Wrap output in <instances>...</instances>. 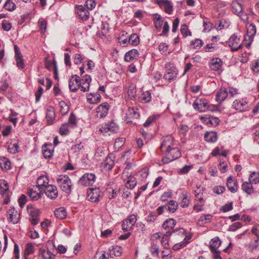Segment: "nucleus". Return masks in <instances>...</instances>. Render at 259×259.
I'll use <instances>...</instances> for the list:
<instances>
[{
    "mask_svg": "<svg viewBox=\"0 0 259 259\" xmlns=\"http://www.w3.org/2000/svg\"><path fill=\"white\" fill-rule=\"evenodd\" d=\"M167 211L171 212H174L178 208V203L175 200H170L167 204Z\"/></svg>",
    "mask_w": 259,
    "mask_h": 259,
    "instance_id": "nucleus-49",
    "label": "nucleus"
},
{
    "mask_svg": "<svg viewBox=\"0 0 259 259\" xmlns=\"http://www.w3.org/2000/svg\"><path fill=\"white\" fill-rule=\"evenodd\" d=\"M38 23L41 32L44 33L47 28V21L43 19H40L38 20Z\"/></svg>",
    "mask_w": 259,
    "mask_h": 259,
    "instance_id": "nucleus-63",
    "label": "nucleus"
},
{
    "mask_svg": "<svg viewBox=\"0 0 259 259\" xmlns=\"http://www.w3.org/2000/svg\"><path fill=\"white\" fill-rule=\"evenodd\" d=\"M96 177L93 173H86L84 174L79 180V184L87 186L92 185L96 181Z\"/></svg>",
    "mask_w": 259,
    "mask_h": 259,
    "instance_id": "nucleus-6",
    "label": "nucleus"
},
{
    "mask_svg": "<svg viewBox=\"0 0 259 259\" xmlns=\"http://www.w3.org/2000/svg\"><path fill=\"white\" fill-rule=\"evenodd\" d=\"M240 42V38L237 36L236 34H232L229 38V40L225 43L226 45H228L231 48L232 51H236L239 49L242 48V45L239 44Z\"/></svg>",
    "mask_w": 259,
    "mask_h": 259,
    "instance_id": "nucleus-5",
    "label": "nucleus"
},
{
    "mask_svg": "<svg viewBox=\"0 0 259 259\" xmlns=\"http://www.w3.org/2000/svg\"><path fill=\"white\" fill-rule=\"evenodd\" d=\"M125 139L124 138H117L114 143V147L115 149H119L124 144Z\"/></svg>",
    "mask_w": 259,
    "mask_h": 259,
    "instance_id": "nucleus-56",
    "label": "nucleus"
},
{
    "mask_svg": "<svg viewBox=\"0 0 259 259\" xmlns=\"http://www.w3.org/2000/svg\"><path fill=\"white\" fill-rule=\"evenodd\" d=\"M165 73L163 78L169 82L174 80L177 77V72L175 69L171 66L170 64H167L165 65Z\"/></svg>",
    "mask_w": 259,
    "mask_h": 259,
    "instance_id": "nucleus-9",
    "label": "nucleus"
},
{
    "mask_svg": "<svg viewBox=\"0 0 259 259\" xmlns=\"http://www.w3.org/2000/svg\"><path fill=\"white\" fill-rule=\"evenodd\" d=\"M57 182L61 189L64 192L69 194L71 192V181L67 175L60 176L57 179Z\"/></svg>",
    "mask_w": 259,
    "mask_h": 259,
    "instance_id": "nucleus-1",
    "label": "nucleus"
},
{
    "mask_svg": "<svg viewBox=\"0 0 259 259\" xmlns=\"http://www.w3.org/2000/svg\"><path fill=\"white\" fill-rule=\"evenodd\" d=\"M127 182L125 183V187L128 189H134L137 184L135 178L132 175L127 176Z\"/></svg>",
    "mask_w": 259,
    "mask_h": 259,
    "instance_id": "nucleus-37",
    "label": "nucleus"
},
{
    "mask_svg": "<svg viewBox=\"0 0 259 259\" xmlns=\"http://www.w3.org/2000/svg\"><path fill=\"white\" fill-rule=\"evenodd\" d=\"M114 164V161L110 156H108L103 162L104 167L108 170L111 169Z\"/></svg>",
    "mask_w": 259,
    "mask_h": 259,
    "instance_id": "nucleus-42",
    "label": "nucleus"
},
{
    "mask_svg": "<svg viewBox=\"0 0 259 259\" xmlns=\"http://www.w3.org/2000/svg\"><path fill=\"white\" fill-rule=\"evenodd\" d=\"M127 95L131 100H133L135 99L136 97V89L134 85H131L128 87Z\"/></svg>",
    "mask_w": 259,
    "mask_h": 259,
    "instance_id": "nucleus-47",
    "label": "nucleus"
},
{
    "mask_svg": "<svg viewBox=\"0 0 259 259\" xmlns=\"http://www.w3.org/2000/svg\"><path fill=\"white\" fill-rule=\"evenodd\" d=\"M37 186L38 187L39 190L41 192L42 190L44 188H46L47 186H49V179L46 176H41L37 180Z\"/></svg>",
    "mask_w": 259,
    "mask_h": 259,
    "instance_id": "nucleus-23",
    "label": "nucleus"
},
{
    "mask_svg": "<svg viewBox=\"0 0 259 259\" xmlns=\"http://www.w3.org/2000/svg\"><path fill=\"white\" fill-rule=\"evenodd\" d=\"M9 190L8 183L5 180H3L0 184V192L4 195Z\"/></svg>",
    "mask_w": 259,
    "mask_h": 259,
    "instance_id": "nucleus-55",
    "label": "nucleus"
},
{
    "mask_svg": "<svg viewBox=\"0 0 259 259\" xmlns=\"http://www.w3.org/2000/svg\"><path fill=\"white\" fill-rule=\"evenodd\" d=\"M0 167L5 171L10 169L11 168L10 160L4 157H0Z\"/></svg>",
    "mask_w": 259,
    "mask_h": 259,
    "instance_id": "nucleus-29",
    "label": "nucleus"
},
{
    "mask_svg": "<svg viewBox=\"0 0 259 259\" xmlns=\"http://www.w3.org/2000/svg\"><path fill=\"white\" fill-rule=\"evenodd\" d=\"M19 147L18 143H14L9 145L8 148V152L12 154H15L19 152Z\"/></svg>",
    "mask_w": 259,
    "mask_h": 259,
    "instance_id": "nucleus-58",
    "label": "nucleus"
},
{
    "mask_svg": "<svg viewBox=\"0 0 259 259\" xmlns=\"http://www.w3.org/2000/svg\"><path fill=\"white\" fill-rule=\"evenodd\" d=\"M249 181L252 184H256L259 183V173L255 171L252 172L249 177Z\"/></svg>",
    "mask_w": 259,
    "mask_h": 259,
    "instance_id": "nucleus-50",
    "label": "nucleus"
},
{
    "mask_svg": "<svg viewBox=\"0 0 259 259\" xmlns=\"http://www.w3.org/2000/svg\"><path fill=\"white\" fill-rule=\"evenodd\" d=\"M151 100V95L149 91L144 92L139 97V101L143 103L149 102Z\"/></svg>",
    "mask_w": 259,
    "mask_h": 259,
    "instance_id": "nucleus-36",
    "label": "nucleus"
},
{
    "mask_svg": "<svg viewBox=\"0 0 259 259\" xmlns=\"http://www.w3.org/2000/svg\"><path fill=\"white\" fill-rule=\"evenodd\" d=\"M55 215L59 219H63L66 218L67 212L64 207H60L54 211Z\"/></svg>",
    "mask_w": 259,
    "mask_h": 259,
    "instance_id": "nucleus-35",
    "label": "nucleus"
},
{
    "mask_svg": "<svg viewBox=\"0 0 259 259\" xmlns=\"http://www.w3.org/2000/svg\"><path fill=\"white\" fill-rule=\"evenodd\" d=\"M46 67L48 70H52V69L54 70L55 77L56 79H57V70L56 65L52 62H47L46 64Z\"/></svg>",
    "mask_w": 259,
    "mask_h": 259,
    "instance_id": "nucleus-60",
    "label": "nucleus"
},
{
    "mask_svg": "<svg viewBox=\"0 0 259 259\" xmlns=\"http://www.w3.org/2000/svg\"><path fill=\"white\" fill-rule=\"evenodd\" d=\"M42 151L46 159L51 158L53 155L54 150L51 145L45 144L42 147Z\"/></svg>",
    "mask_w": 259,
    "mask_h": 259,
    "instance_id": "nucleus-24",
    "label": "nucleus"
},
{
    "mask_svg": "<svg viewBox=\"0 0 259 259\" xmlns=\"http://www.w3.org/2000/svg\"><path fill=\"white\" fill-rule=\"evenodd\" d=\"M155 2L161 9L164 10V12L171 14L173 11V6L171 2L168 0H155Z\"/></svg>",
    "mask_w": 259,
    "mask_h": 259,
    "instance_id": "nucleus-10",
    "label": "nucleus"
},
{
    "mask_svg": "<svg viewBox=\"0 0 259 259\" xmlns=\"http://www.w3.org/2000/svg\"><path fill=\"white\" fill-rule=\"evenodd\" d=\"M55 118V113L54 109L53 107H50L47 109L46 113V119L47 122L49 124H52Z\"/></svg>",
    "mask_w": 259,
    "mask_h": 259,
    "instance_id": "nucleus-33",
    "label": "nucleus"
},
{
    "mask_svg": "<svg viewBox=\"0 0 259 259\" xmlns=\"http://www.w3.org/2000/svg\"><path fill=\"white\" fill-rule=\"evenodd\" d=\"M59 105L60 109V112L62 115H66L69 111V107L67 104L63 101H61L59 103Z\"/></svg>",
    "mask_w": 259,
    "mask_h": 259,
    "instance_id": "nucleus-43",
    "label": "nucleus"
},
{
    "mask_svg": "<svg viewBox=\"0 0 259 259\" xmlns=\"http://www.w3.org/2000/svg\"><path fill=\"white\" fill-rule=\"evenodd\" d=\"M28 195H29L30 199L33 201L37 200L41 197L40 193L37 192L36 191H34L32 189H29L27 191Z\"/></svg>",
    "mask_w": 259,
    "mask_h": 259,
    "instance_id": "nucleus-39",
    "label": "nucleus"
},
{
    "mask_svg": "<svg viewBox=\"0 0 259 259\" xmlns=\"http://www.w3.org/2000/svg\"><path fill=\"white\" fill-rule=\"evenodd\" d=\"M159 117V115L158 114L153 115L149 116L143 124L144 127L149 126L152 123H154L156 120Z\"/></svg>",
    "mask_w": 259,
    "mask_h": 259,
    "instance_id": "nucleus-44",
    "label": "nucleus"
},
{
    "mask_svg": "<svg viewBox=\"0 0 259 259\" xmlns=\"http://www.w3.org/2000/svg\"><path fill=\"white\" fill-rule=\"evenodd\" d=\"M203 44V43L201 39L196 38L191 41L190 45L193 46V48L196 49L200 48L202 46Z\"/></svg>",
    "mask_w": 259,
    "mask_h": 259,
    "instance_id": "nucleus-57",
    "label": "nucleus"
},
{
    "mask_svg": "<svg viewBox=\"0 0 259 259\" xmlns=\"http://www.w3.org/2000/svg\"><path fill=\"white\" fill-rule=\"evenodd\" d=\"M69 87L70 91L73 92H76L78 90L79 88L78 75H71L69 80Z\"/></svg>",
    "mask_w": 259,
    "mask_h": 259,
    "instance_id": "nucleus-16",
    "label": "nucleus"
},
{
    "mask_svg": "<svg viewBox=\"0 0 259 259\" xmlns=\"http://www.w3.org/2000/svg\"><path fill=\"white\" fill-rule=\"evenodd\" d=\"M256 27L254 24L251 23L248 26L247 34L250 37H253L256 33Z\"/></svg>",
    "mask_w": 259,
    "mask_h": 259,
    "instance_id": "nucleus-54",
    "label": "nucleus"
},
{
    "mask_svg": "<svg viewBox=\"0 0 259 259\" xmlns=\"http://www.w3.org/2000/svg\"><path fill=\"white\" fill-rule=\"evenodd\" d=\"M102 198L99 188H91L88 191V199L92 202H98Z\"/></svg>",
    "mask_w": 259,
    "mask_h": 259,
    "instance_id": "nucleus-3",
    "label": "nucleus"
},
{
    "mask_svg": "<svg viewBox=\"0 0 259 259\" xmlns=\"http://www.w3.org/2000/svg\"><path fill=\"white\" fill-rule=\"evenodd\" d=\"M92 80L91 77L89 75H84L81 79L79 76V86L85 84V87H81V91L86 92L89 91L90 84Z\"/></svg>",
    "mask_w": 259,
    "mask_h": 259,
    "instance_id": "nucleus-17",
    "label": "nucleus"
},
{
    "mask_svg": "<svg viewBox=\"0 0 259 259\" xmlns=\"http://www.w3.org/2000/svg\"><path fill=\"white\" fill-rule=\"evenodd\" d=\"M44 193H45L48 197L51 199H56L58 195V192L56 186L53 185L47 186L44 190Z\"/></svg>",
    "mask_w": 259,
    "mask_h": 259,
    "instance_id": "nucleus-12",
    "label": "nucleus"
},
{
    "mask_svg": "<svg viewBox=\"0 0 259 259\" xmlns=\"http://www.w3.org/2000/svg\"><path fill=\"white\" fill-rule=\"evenodd\" d=\"M212 219L211 214H202L198 220L197 224L200 226H204L205 224L210 223Z\"/></svg>",
    "mask_w": 259,
    "mask_h": 259,
    "instance_id": "nucleus-26",
    "label": "nucleus"
},
{
    "mask_svg": "<svg viewBox=\"0 0 259 259\" xmlns=\"http://www.w3.org/2000/svg\"><path fill=\"white\" fill-rule=\"evenodd\" d=\"M38 81L39 83L46 86L47 90H49L52 84V80L48 78H46V80L44 78H39Z\"/></svg>",
    "mask_w": 259,
    "mask_h": 259,
    "instance_id": "nucleus-51",
    "label": "nucleus"
},
{
    "mask_svg": "<svg viewBox=\"0 0 259 259\" xmlns=\"http://www.w3.org/2000/svg\"><path fill=\"white\" fill-rule=\"evenodd\" d=\"M106 191L107 195L110 199L115 198L117 196V195L119 193V190L113 188V187H111L110 185L108 186L106 189Z\"/></svg>",
    "mask_w": 259,
    "mask_h": 259,
    "instance_id": "nucleus-31",
    "label": "nucleus"
},
{
    "mask_svg": "<svg viewBox=\"0 0 259 259\" xmlns=\"http://www.w3.org/2000/svg\"><path fill=\"white\" fill-rule=\"evenodd\" d=\"M128 41L133 46H137L140 42L139 37L136 33L132 34L128 37Z\"/></svg>",
    "mask_w": 259,
    "mask_h": 259,
    "instance_id": "nucleus-41",
    "label": "nucleus"
},
{
    "mask_svg": "<svg viewBox=\"0 0 259 259\" xmlns=\"http://www.w3.org/2000/svg\"><path fill=\"white\" fill-rule=\"evenodd\" d=\"M101 99V96L97 93H91L87 97L88 102L92 104H96L99 102Z\"/></svg>",
    "mask_w": 259,
    "mask_h": 259,
    "instance_id": "nucleus-30",
    "label": "nucleus"
},
{
    "mask_svg": "<svg viewBox=\"0 0 259 259\" xmlns=\"http://www.w3.org/2000/svg\"><path fill=\"white\" fill-rule=\"evenodd\" d=\"M39 255L43 259H54L55 255L48 249H41L39 250Z\"/></svg>",
    "mask_w": 259,
    "mask_h": 259,
    "instance_id": "nucleus-34",
    "label": "nucleus"
},
{
    "mask_svg": "<svg viewBox=\"0 0 259 259\" xmlns=\"http://www.w3.org/2000/svg\"><path fill=\"white\" fill-rule=\"evenodd\" d=\"M27 211L30 217L29 220L31 224L34 226L37 225L39 221L40 213L39 209L31 206L30 207L29 205H27Z\"/></svg>",
    "mask_w": 259,
    "mask_h": 259,
    "instance_id": "nucleus-8",
    "label": "nucleus"
},
{
    "mask_svg": "<svg viewBox=\"0 0 259 259\" xmlns=\"http://www.w3.org/2000/svg\"><path fill=\"white\" fill-rule=\"evenodd\" d=\"M83 150V146L81 143L73 145L71 147V150L76 155H78L80 152H82Z\"/></svg>",
    "mask_w": 259,
    "mask_h": 259,
    "instance_id": "nucleus-52",
    "label": "nucleus"
},
{
    "mask_svg": "<svg viewBox=\"0 0 259 259\" xmlns=\"http://www.w3.org/2000/svg\"><path fill=\"white\" fill-rule=\"evenodd\" d=\"M201 119H203V121L205 123H206V124H207L208 125H211V126H216L217 125H218L220 122V120L219 119V118L216 117H212V116L209 117L208 118L205 117H201Z\"/></svg>",
    "mask_w": 259,
    "mask_h": 259,
    "instance_id": "nucleus-27",
    "label": "nucleus"
},
{
    "mask_svg": "<svg viewBox=\"0 0 259 259\" xmlns=\"http://www.w3.org/2000/svg\"><path fill=\"white\" fill-rule=\"evenodd\" d=\"M4 8L8 11H12L16 9V6L15 4L11 0H7L4 5Z\"/></svg>",
    "mask_w": 259,
    "mask_h": 259,
    "instance_id": "nucleus-53",
    "label": "nucleus"
},
{
    "mask_svg": "<svg viewBox=\"0 0 259 259\" xmlns=\"http://www.w3.org/2000/svg\"><path fill=\"white\" fill-rule=\"evenodd\" d=\"M69 132L68 123L63 124L60 128V134L61 135H66Z\"/></svg>",
    "mask_w": 259,
    "mask_h": 259,
    "instance_id": "nucleus-64",
    "label": "nucleus"
},
{
    "mask_svg": "<svg viewBox=\"0 0 259 259\" xmlns=\"http://www.w3.org/2000/svg\"><path fill=\"white\" fill-rule=\"evenodd\" d=\"M181 156V153L177 147H172L165 151V156L162 158V161L164 164H167Z\"/></svg>",
    "mask_w": 259,
    "mask_h": 259,
    "instance_id": "nucleus-2",
    "label": "nucleus"
},
{
    "mask_svg": "<svg viewBox=\"0 0 259 259\" xmlns=\"http://www.w3.org/2000/svg\"><path fill=\"white\" fill-rule=\"evenodd\" d=\"M192 238V235H186L184 240L179 243L176 244L173 246V249L174 250H178L181 248H183L186 246L190 242V240Z\"/></svg>",
    "mask_w": 259,
    "mask_h": 259,
    "instance_id": "nucleus-32",
    "label": "nucleus"
},
{
    "mask_svg": "<svg viewBox=\"0 0 259 259\" xmlns=\"http://www.w3.org/2000/svg\"><path fill=\"white\" fill-rule=\"evenodd\" d=\"M96 4L93 0H87L85 2V7L89 10H92L95 8Z\"/></svg>",
    "mask_w": 259,
    "mask_h": 259,
    "instance_id": "nucleus-62",
    "label": "nucleus"
},
{
    "mask_svg": "<svg viewBox=\"0 0 259 259\" xmlns=\"http://www.w3.org/2000/svg\"><path fill=\"white\" fill-rule=\"evenodd\" d=\"M122 248L120 246H115L113 247L112 249L110 250V255L115 256H119L122 252Z\"/></svg>",
    "mask_w": 259,
    "mask_h": 259,
    "instance_id": "nucleus-45",
    "label": "nucleus"
},
{
    "mask_svg": "<svg viewBox=\"0 0 259 259\" xmlns=\"http://www.w3.org/2000/svg\"><path fill=\"white\" fill-rule=\"evenodd\" d=\"M139 55V52L136 49H133L126 53L124 56V60L126 62H131L137 59Z\"/></svg>",
    "mask_w": 259,
    "mask_h": 259,
    "instance_id": "nucleus-25",
    "label": "nucleus"
},
{
    "mask_svg": "<svg viewBox=\"0 0 259 259\" xmlns=\"http://www.w3.org/2000/svg\"><path fill=\"white\" fill-rule=\"evenodd\" d=\"M176 224V221L174 219H169L164 222L162 227L165 230L172 229Z\"/></svg>",
    "mask_w": 259,
    "mask_h": 259,
    "instance_id": "nucleus-40",
    "label": "nucleus"
},
{
    "mask_svg": "<svg viewBox=\"0 0 259 259\" xmlns=\"http://www.w3.org/2000/svg\"><path fill=\"white\" fill-rule=\"evenodd\" d=\"M173 145V138L170 136L164 137L162 139V143L160 149L162 151H166L172 148Z\"/></svg>",
    "mask_w": 259,
    "mask_h": 259,
    "instance_id": "nucleus-15",
    "label": "nucleus"
},
{
    "mask_svg": "<svg viewBox=\"0 0 259 259\" xmlns=\"http://www.w3.org/2000/svg\"><path fill=\"white\" fill-rule=\"evenodd\" d=\"M228 96L227 90L225 88H220L217 92L215 100L217 102L222 103Z\"/></svg>",
    "mask_w": 259,
    "mask_h": 259,
    "instance_id": "nucleus-21",
    "label": "nucleus"
},
{
    "mask_svg": "<svg viewBox=\"0 0 259 259\" xmlns=\"http://www.w3.org/2000/svg\"><path fill=\"white\" fill-rule=\"evenodd\" d=\"M242 226V225L241 222H237L230 225L229 227L228 230L229 231L234 232L237 229L240 228Z\"/></svg>",
    "mask_w": 259,
    "mask_h": 259,
    "instance_id": "nucleus-61",
    "label": "nucleus"
},
{
    "mask_svg": "<svg viewBox=\"0 0 259 259\" xmlns=\"http://www.w3.org/2000/svg\"><path fill=\"white\" fill-rule=\"evenodd\" d=\"M204 139L206 141L209 143H215L218 139L217 133L215 132H207L204 135Z\"/></svg>",
    "mask_w": 259,
    "mask_h": 259,
    "instance_id": "nucleus-28",
    "label": "nucleus"
},
{
    "mask_svg": "<svg viewBox=\"0 0 259 259\" xmlns=\"http://www.w3.org/2000/svg\"><path fill=\"white\" fill-rule=\"evenodd\" d=\"M109 109V105L107 103L101 104L96 109L97 117L101 118L105 117L108 113Z\"/></svg>",
    "mask_w": 259,
    "mask_h": 259,
    "instance_id": "nucleus-14",
    "label": "nucleus"
},
{
    "mask_svg": "<svg viewBox=\"0 0 259 259\" xmlns=\"http://www.w3.org/2000/svg\"><path fill=\"white\" fill-rule=\"evenodd\" d=\"M209 102L204 98H197L193 104V108L199 112L207 111V107Z\"/></svg>",
    "mask_w": 259,
    "mask_h": 259,
    "instance_id": "nucleus-4",
    "label": "nucleus"
},
{
    "mask_svg": "<svg viewBox=\"0 0 259 259\" xmlns=\"http://www.w3.org/2000/svg\"><path fill=\"white\" fill-rule=\"evenodd\" d=\"M227 187L232 193H235L238 189V184L237 180L232 176H230L227 181Z\"/></svg>",
    "mask_w": 259,
    "mask_h": 259,
    "instance_id": "nucleus-13",
    "label": "nucleus"
},
{
    "mask_svg": "<svg viewBox=\"0 0 259 259\" xmlns=\"http://www.w3.org/2000/svg\"><path fill=\"white\" fill-rule=\"evenodd\" d=\"M222 64V61L220 58H213L209 63V67L212 70L221 72Z\"/></svg>",
    "mask_w": 259,
    "mask_h": 259,
    "instance_id": "nucleus-20",
    "label": "nucleus"
},
{
    "mask_svg": "<svg viewBox=\"0 0 259 259\" xmlns=\"http://www.w3.org/2000/svg\"><path fill=\"white\" fill-rule=\"evenodd\" d=\"M8 213L9 215L8 220L13 224H17L19 220L20 214L14 207H11L8 211Z\"/></svg>",
    "mask_w": 259,
    "mask_h": 259,
    "instance_id": "nucleus-19",
    "label": "nucleus"
},
{
    "mask_svg": "<svg viewBox=\"0 0 259 259\" xmlns=\"http://www.w3.org/2000/svg\"><path fill=\"white\" fill-rule=\"evenodd\" d=\"M180 30L184 37H187L188 35H191V32L188 29V26L186 24H183L181 26Z\"/></svg>",
    "mask_w": 259,
    "mask_h": 259,
    "instance_id": "nucleus-59",
    "label": "nucleus"
},
{
    "mask_svg": "<svg viewBox=\"0 0 259 259\" xmlns=\"http://www.w3.org/2000/svg\"><path fill=\"white\" fill-rule=\"evenodd\" d=\"M137 221V217L133 214L122 222V229L123 231L126 232L133 229Z\"/></svg>",
    "mask_w": 259,
    "mask_h": 259,
    "instance_id": "nucleus-7",
    "label": "nucleus"
},
{
    "mask_svg": "<svg viewBox=\"0 0 259 259\" xmlns=\"http://www.w3.org/2000/svg\"><path fill=\"white\" fill-rule=\"evenodd\" d=\"M221 244V241H220L218 237H215L211 240L209 247L211 252L213 253H220V251L218 250V248L220 246Z\"/></svg>",
    "mask_w": 259,
    "mask_h": 259,
    "instance_id": "nucleus-22",
    "label": "nucleus"
},
{
    "mask_svg": "<svg viewBox=\"0 0 259 259\" xmlns=\"http://www.w3.org/2000/svg\"><path fill=\"white\" fill-rule=\"evenodd\" d=\"M241 187L243 191L245 192L248 194H251L253 192L252 183L249 181L248 182H244L242 184Z\"/></svg>",
    "mask_w": 259,
    "mask_h": 259,
    "instance_id": "nucleus-38",
    "label": "nucleus"
},
{
    "mask_svg": "<svg viewBox=\"0 0 259 259\" xmlns=\"http://www.w3.org/2000/svg\"><path fill=\"white\" fill-rule=\"evenodd\" d=\"M127 116L130 118L137 119L139 117V113L137 112V109L134 108H129L128 109Z\"/></svg>",
    "mask_w": 259,
    "mask_h": 259,
    "instance_id": "nucleus-46",
    "label": "nucleus"
},
{
    "mask_svg": "<svg viewBox=\"0 0 259 259\" xmlns=\"http://www.w3.org/2000/svg\"><path fill=\"white\" fill-rule=\"evenodd\" d=\"M34 252V246L31 243H27L26 245L24 251V255L25 259H27V256L29 254L32 253Z\"/></svg>",
    "mask_w": 259,
    "mask_h": 259,
    "instance_id": "nucleus-48",
    "label": "nucleus"
},
{
    "mask_svg": "<svg viewBox=\"0 0 259 259\" xmlns=\"http://www.w3.org/2000/svg\"><path fill=\"white\" fill-rule=\"evenodd\" d=\"M76 12L79 17L84 20L88 19L90 16L89 11L85 6H78L76 7Z\"/></svg>",
    "mask_w": 259,
    "mask_h": 259,
    "instance_id": "nucleus-18",
    "label": "nucleus"
},
{
    "mask_svg": "<svg viewBox=\"0 0 259 259\" xmlns=\"http://www.w3.org/2000/svg\"><path fill=\"white\" fill-rule=\"evenodd\" d=\"M247 102L245 99H237L233 102L232 107L236 110L239 112H243L247 110Z\"/></svg>",
    "mask_w": 259,
    "mask_h": 259,
    "instance_id": "nucleus-11",
    "label": "nucleus"
}]
</instances>
